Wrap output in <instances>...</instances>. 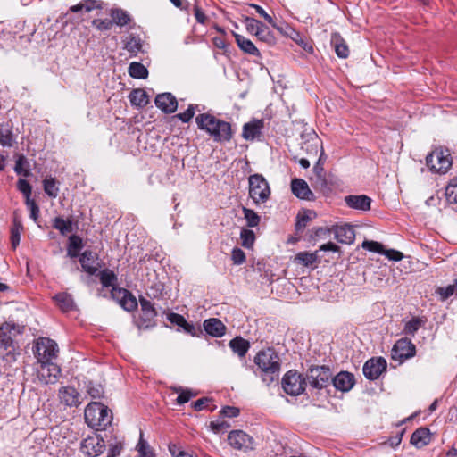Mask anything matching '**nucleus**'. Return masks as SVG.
Listing matches in <instances>:
<instances>
[{
  "mask_svg": "<svg viewBox=\"0 0 457 457\" xmlns=\"http://www.w3.org/2000/svg\"><path fill=\"white\" fill-rule=\"evenodd\" d=\"M235 38L238 47L242 51L254 56L260 55L259 50L250 39H247L245 37L238 34H235Z\"/></svg>",
  "mask_w": 457,
  "mask_h": 457,
  "instance_id": "31",
  "label": "nucleus"
},
{
  "mask_svg": "<svg viewBox=\"0 0 457 457\" xmlns=\"http://www.w3.org/2000/svg\"><path fill=\"white\" fill-rule=\"evenodd\" d=\"M229 424L223 420H217L210 422V428L214 433H220L229 428Z\"/></svg>",
  "mask_w": 457,
  "mask_h": 457,
  "instance_id": "54",
  "label": "nucleus"
},
{
  "mask_svg": "<svg viewBox=\"0 0 457 457\" xmlns=\"http://www.w3.org/2000/svg\"><path fill=\"white\" fill-rule=\"evenodd\" d=\"M112 19L113 23L119 26L127 25L130 21V17L129 13L123 10L117 9L112 12Z\"/></svg>",
  "mask_w": 457,
  "mask_h": 457,
  "instance_id": "42",
  "label": "nucleus"
},
{
  "mask_svg": "<svg viewBox=\"0 0 457 457\" xmlns=\"http://www.w3.org/2000/svg\"><path fill=\"white\" fill-rule=\"evenodd\" d=\"M386 361L383 357L371 358L363 365V375L370 380H375L386 370Z\"/></svg>",
  "mask_w": 457,
  "mask_h": 457,
  "instance_id": "13",
  "label": "nucleus"
},
{
  "mask_svg": "<svg viewBox=\"0 0 457 457\" xmlns=\"http://www.w3.org/2000/svg\"><path fill=\"white\" fill-rule=\"evenodd\" d=\"M383 255H385L389 260L395 262L401 261L403 258V253L395 249L384 250Z\"/></svg>",
  "mask_w": 457,
  "mask_h": 457,
  "instance_id": "64",
  "label": "nucleus"
},
{
  "mask_svg": "<svg viewBox=\"0 0 457 457\" xmlns=\"http://www.w3.org/2000/svg\"><path fill=\"white\" fill-rule=\"evenodd\" d=\"M332 379L330 369L325 365L312 366L307 370L306 381L316 389L327 387Z\"/></svg>",
  "mask_w": 457,
  "mask_h": 457,
  "instance_id": "7",
  "label": "nucleus"
},
{
  "mask_svg": "<svg viewBox=\"0 0 457 457\" xmlns=\"http://www.w3.org/2000/svg\"><path fill=\"white\" fill-rule=\"evenodd\" d=\"M259 372L255 373L260 376L262 382L270 386L277 381L280 373V358L278 354L272 349L267 348L260 351L253 360Z\"/></svg>",
  "mask_w": 457,
  "mask_h": 457,
  "instance_id": "1",
  "label": "nucleus"
},
{
  "mask_svg": "<svg viewBox=\"0 0 457 457\" xmlns=\"http://www.w3.org/2000/svg\"><path fill=\"white\" fill-rule=\"evenodd\" d=\"M61 403L68 407H77L81 403V397L76 388L71 386H62L58 391Z\"/></svg>",
  "mask_w": 457,
  "mask_h": 457,
  "instance_id": "16",
  "label": "nucleus"
},
{
  "mask_svg": "<svg viewBox=\"0 0 457 457\" xmlns=\"http://www.w3.org/2000/svg\"><path fill=\"white\" fill-rule=\"evenodd\" d=\"M197 128L205 131L215 142H228L233 132L230 123L211 113H201L195 118Z\"/></svg>",
  "mask_w": 457,
  "mask_h": 457,
  "instance_id": "2",
  "label": "nucleus"
},
{
  "mask_svg": "<svg viewBox=\"0 0 457 457\" xmlns=\"http://www.w3.org/2000/svg\"><path fill=\"white\" fill-rule=\"evenodd\" d=\"M336 239L342 244H352L355 238L354 228L352 225H337L334 228Z\"/></svg>",
  "mask_w": 457,
  "mask_h": 457,
  "instance_id": "20",
  "label": "nucleus"
},
{
  "mask_svg": "<svg viewBox=\"0 0 457 457\" xmlns=\"http://www.w3.org/2000/svg\"><path fill=\"white\" fill-rule=\"evenodd\" d=\"M140 307H141V314L139 317V327L149 328L154 325V319L157 316V312L154 307L153 303L144 298H139Z\"/></svg>",
  "mask_w": 457,
  "mask_h": 457,
  "instance_id": "15",
  "label": "nucleus"
},
{
  "mask_svg": "<svg viewBox=\"0 0 457 457\" xmlns=\"http://www.w3.org/2000/svg\"><path fill=\"white\" fill-rule=\"evenodd\" d=\"M263 122L261 120L245 123L243 127V137L246 140H253L261 135Z\"/></svg>",
  "mask_w": 457,
  "mask_h": 457,
  "instance_id": "24",
  "label": "nucleus"
},
{
  "mask_svg": "<svg viewBox=\"0 0 457 457\" xmlns=\"http://www.w3.org/2000/svg\"><path fill=\"white\" fill-rule=\"evenodd\" d=\"M445 197L448 203L457 204V178L451 179L447 185Z\"/></svg>",
  "mask_w": 457,
  "mask_h": 457,
  "instance_id": "41",
  "label": "nucleus"
},
{
  "mask_svg": "<svg viewBox=\"0 0 457 457\" xmlns=\"http://www.w3.org/2000/svg\"><path fill=\"white\" fill-rule=\"evenodd\" d=\"M416 353V346L407 337L400 338L392 348L391 357L394 361L402 363L403 361L413 357Z\"/></svg>",
  "mask_w": 457,
  "mask_h": 457,
  "instance_id": "10",
  "label": "nucleus"
},
{
  "mask_svg": "<svg viewBox=\"0 0 457 457\" xmlns=\"http://www.w3.org/2000/svg\"><path fill=\"white\" fill-rule=\"evenodd\" d=\"M204 328L207 334L214 337H220L226 333V326L216 318L205 320L204 321Z\"/></svg>",
  "mask_w": 457,
  "mask_h": 457,
  "instance_id": "22",
  "label": "nucleus"
},
{
  "mask_svg": "<svg viewBox=\"0 0 457 457\" xmlns=\"http://www.w3.org/2000/svg\"><path fill=\"white\" fill-rule=\"evenodd\" d=\"M231 259L234 264L240 265L245 262V254L243 250L236 247L232 250Z\"/></svg>",
  "mask_w": 457,
  "mask_h": 457,
  "instance_id": "57",
  "label": "nucleus"
},
{
  "mask_svg": "<svg viewBox=\"0 0 457 457\" xmlns=\"http://www.w3.org/2000/svg\"><path fill=\"white\" fill-rule=\"evenodd\" d=\"M317 253V251L314 253L300 252L295 256L294 262L304 267H310L318 262L319 257Z\"/></svg>",
  "mask_w": 457,
  "mask_h": 457,
  "instance_id": "33",
  "label": "nucleus"
},
{
  "mask_svg": "<svg viewBox=\"0 0 457 457\" xmlns=\"http://www.w3.org/2000/svg\"><path fill=\"white\" fill-rule=\"evenodd\" d=\"M281 384L287 394L296 396L304 391L306 380L295 370H289L284 375Z\"/></svg>",
  "mask_w": 457,
  "mask_h": 457,
  "instance_id": "9",
  "label": "nucleus"
},
{
  "mask_svg": "<svg viewBox=\"0 0 457 457\" xmlns=\"http://www.w3.org/2000/svg\"><path fill=\"white\" fill-rule=\"evenodd\" d=\"M14 143V137L12 125L9 123L0 124V145L3 147H12Z\"/></svg>",
  "mask_w": 457,
  "mask_h": 457,
  "instance_id": "28",
  "label": "nucleus"
},
{
  "mask_svg": "<svg viewBox=\"0 0 457 457\" xmlns=\"http://www.w3.org/2000/svg\"><path fill=\"white\" fill-rule=\"evenodd\" d=\"M58 353V345L48 337L38 338L34 347V354L38 363L53 362Z\"/></svg>",
  "mask_w": 457,
  "mask_h": 457,
  "instance_id": "6",
  "label": "nucleus"
},
{
  "mask_svg": "<svg viewBox=\"0 0 457 457\" xmlns=\"http://www.w3.org/2000/svg\"><path fill=\"white\" fill-rule=\"evenodd\" d=\"M250 7L254 8L256 12L261 15L268 23H270L272 27L277 28L273 18L268 14L262 7L255 4H251Z\"/></svg>",
  "mask_w": 457,
  "mask_h": 457,
  "instance_id": "58",
  "label": "nucleus"
},
{
  "mask_svg": "<svg viewBox=\"0 0 457 457\" xmlns=\"http://www.w3.org/2000/svg\"><path fill=\"white\" fill-rule=\"evenodd\" d=\"M228 440L235 450L247 452L253 449V438L242 430L229 432Z\"/></svg>",
  "mask_w": 457,
  "mask_h": 457,
  "instance_id": "12",
  "label": "nucleus"
},
{
  "mask_svg": "<svg viewBox=\"0 0 457 457\" xmlns=\"http://www.w3.org/2000/svg\"><path fill=\"white\" fill-rule=\"evenodd\" d=\"M87 393L92 398L99 399L103 396L104 390L100 385H95L90 382L87 385Z\"/></svg>",
  "mask_w": 457,
  "mask_h": 457,
  "instance_id": "56",
  "label": "nucleus"
},
{
  "mask_svg": "<svg viewBox=\"0 0 457 457\" xmlns=\"http://www.w3.org/2000/svg\"><path fill=\"white\" fill-rule=\"evenodd\" d=\"M331 44L339 58L345 59L349 55V48L345 41L338 33H333L331 36Z\"/></svg>",
  "mask_w": 457,
  "mask_h": 457,
  "instance_id": "25",
  "label": "nucleus"
},
{
  "mask_svg": "<svg viewBox=\"0 0 457 457\" xmlns=\"http://www.w3.org/2000/svg\"><path fill=\"white\" fill-rule=\"evenodd\" d=\"M168 320L172 324H175L180 328H182V326H188V322L186 320V319L178 313H170L168 315Z\"/></svg>",
  "mask_w": 457,
  "mask_h": 457,
  "instance_id": "60",
  "label": "nucleus"
},
{
  "mask_svg": "<svg viewBox=\"0 0 457 457\" xmlns=\"http://www.w3.org/2000/svg\"><path fill=\"white\" fill-rule=\"evenodd\" d=\"M92 24H93V26H95L99 30H109V29H112V25L114 23H113L112 19V20H108V19H104V20L96 19V20H94L92 21Z\"/></svg>",
  "mask_w": 457,
  "mask_h": 457,
  "instance_id": "55",
  "label": "nucleus"
},
{
  "mask_svg": "<svg viewBox=\"0 0 457 457\" xmlns=\"http://www.w3.org/2000/svg\"><path fill=\"white\" fill-rule=\"evenodd\" d=\"M28 164V161L26 157L22 154L19 155L15 162L14 170L18 175H23L28 177L29 175V171L27 169H24V166Z\"/></svg>",
  "mask_w": 457,
  "mask_h": 457,
  "instance_id": "48",
  "label": "nucleus"
},
{
  "mask_svg": "<svg viewBox=\"0 0 457 457\" xmlns=\"http://www.w3.org/2000/svg\"><path fill=\"white\" fill-rule=\"evenodd\" d=\"M17 188L25 197V200H29L31 196L32 187L30 184L24 179H19L17 182Z\"/></svg>",
  "mask_w": 457,
  "mask_h": 457,
  "instance_id": "51",
  "label": "nucleus"
},
{
  "mask_svg": "<svg viewBox=\"0 0 457 457\" xmlns=\"http://www.w3.org/2000/svg\"><path fill=\"white\" fill-rule=\"evenodd\" d=\"M220 415L228 418H235L239 415V409L234 406H225L220 410Z\"/></svg>",
  "mask_w": 457,
  "mask_h": 457,
  "instance_id": "63",
  "label": "nucleus"
},
{
  "mask_svg": "<svg viewBox=\"0 0 457 457\" xmlns=\"http://www.w3.org/2000/svg\"><path fill=\"white\" fill-rule=\"evenodd\" d=\"M421 323L422 320L420 318L414 317L405 324L403 332L407 335L414 336L420 328Z\"/></svg>",
  "mask_w": 457,
  "mask_h": 457,
  "instance_id": "46",
  "label": "nucleus"
},
{
  "mask_svg": "<svg viewBox=\"0 0 457 457\" xmlns=\"http://www.w3.org/2000/svg\"><path fill=\"white\" fill-rule=\"evenodd\" d=\"M96 258V254L89 250L83 252L79 258L83 270L90 275H94L97 270V269L92 265Z\"/></svg>",
  "mask_w": 457,
  "mask_h": 457,
  "instance_id": "30",
  "label": "nucleus"
},
{
  "mask_svg": "<svg viewBox=\"0 0 457 457\" xmlns=\"http://www.w3.org/2000/svg\"><path fill=\"white\" fill-rule=\"evenodd\" d=\"M137 450L139 453V457H155L149 444L144 439L142 431L140 432V438L137 445Z\"/></svg>",
  "mask_w": 457,
  "mask_h": 457,
  "instance_id": "40",
  "label": "nucleus"
},
{
  "mask_svg": "<svg viewBox=\"0 0 457 457\" xmlns=\"http://www.w3.org/2000/svg\"><path fill=\"white\" fill-rule=\"evenodd\" d=\"M117 293L120 296V304L124 310L131 312L137 309V302L130 292L127 289H119Z\"/></svg>",
  "mask_w": 457,
  "mask_h": 457,
  "instance_id": "26",
  "label": "nucleus"
},
{
  "mask_svg": "<svg viewBox=\"0 0 457 457\" xmlns=\"http://www.w3.org/2000/svg\"><path fill=\"white\" fill-rule=\"evenodd\" d=\"M241 244L245 248H251L255 241V235L253 230L243 228L240 232Z\"/></svg>",
  "mask_w": 457,
  "mask_h": 457,
  "instance_id": "44",
  "label": "nucleus"
},
{
  "mask_svg": "<svg viewBox=\"0 0 457 457\" xmlns=\"http://www.w3.org/2000/svg\"><path fill=\"white\" fill-rule=\"evenodd\" d=\"M438 294L442 296V299H447L457 292L456 285H449L446 287H439L437 290Z\"/></svg>",
  "mask_w": 457,
  "mask_h": 457,
  "instance_id": "61",
  "label": "nucleus"
},
{
  "mask_svg": "<svg viewBox=\"0 0 457 457\" xmlns=\"http://www.w3.org/2000/svg\"><path fill=\"white\" fill-rule=\"evenodd\" d=\"M56 304L62 312H69L74 308V302L71 295L67 293L57 294L54 297Z\"/></svg>",
  "mask_w": 457,
  "mask_h": 457,
  "instance_id": "34",
  "label": "nucleus"
},
{
  "mask_svg": "<svg viewBox=\"0 0 457 457\" xmlns=\"http://www.w3.org/2000/svg\"><path fill=\"white\" fill-rule=\"evenodd\" d=\"M116 280L117 277L112 270H104L100 274V281L105 287L112 286Z\"/></svg>",
  "mask_w": 457,
  "mask_h": 457,
  "instance_id": "47",
  "label": "nucleus"
},
{
  "mask_svg": "<svg viewBox=\"0 0 457 457\" xmlns=\"http://www.w3.org/2000/svg\"><path fill=\"white\" fill-rule=\"evenodd\" d=\"M245 24L247 31L255 35L262 23L254 18L246 17Z\"/></svg>",
  "mask_w": 457,
  "mask_h": 457,
  "instance_id": "53",
  "label": "nucleus"
},
{
  "mask_svg": "<svg viewBox=\"0 0 457 457\" xmlns=\"http://www.w3.org/2000/svg\"><path fill=\"white\" fill-rule=\"evenodd\" d=\"M345 203L349 208L366 212L370 210L371 198L365 195H350L345 197Z\"/></svg>",
  "mask_w": 457,
  "mask_h": 457,
  "instance_id": "18",
  "label": "nucleus"
},
{
  "mask_svg": "<svg viewBox=\"0 0 457 457\" xmlns=\"http://www.w3.org/2000/svg\"><path fill=\"white\" fill-rule=\"evenodd\" d=\"M102 8L101 4L96 0H85L80 2L75 5L70 7V11L72 12H79L81 11H85L86 12H89L94 9Z\"/></svg>",
  "mask_w": 457,
  "mask_h": 457,
  "instance_id": "36",
  "label": "nucleus"
},
{
  "mask_svg": "<svg viewBox=\"0 0 457 457\" xmlns=\"http://www.w3.org/2000/svg\"><path fill=\"white\" fill-rule=\"evenodd\" d=\"M228 345L239 357H245L250 348L249 342L241 337H236L230 340Z\"/></svg>",
  "mask_w": 457,
  "mask_h": 457,
  "instance_id": "27",
  "label": "nucleus"
},
{
  "mask_svg": "<svg viewBox=\"0 0 457 457\" xmlns=\"http://www.w3.org/2000/svg\"><path fill=\"white\" fill-rule=\"evenodd\" d=\"M431 440V433L428 428L416 429L411 436V444L416 448H422L428 445Z\"/></svg>",
  "mask_w": 457,
  "mask_h": 457,
  "instance_id": "23",
  "label": "nucleus"
},
{
  "mask_svg": "<svg viewBox=\"0 0 457 457\" xmlns=\"http://www.w3.org/2000/svg\"><path fill=\"white\" fill-rule=\"evenodd\" d=\"M303 149H305L308 153L312 154L314 156L317 155L319 150H322V145L317 136L312 137L310 141L304 143Z\"/></svg>",
  "mask_w": 457,
  "mask_h": 457,
  "instance_id": "45",
  "label": "nucleus"
},
{
  "mask_svg": "<svg viewBox=\"0 0 457 457\" xmlns=\"http://www.w3.org/2000/svg\"><path fill=\"white\" fill-rule=\"evenodd\" d=\"M334 386L342 392L349 391L354 385V377L347 371H341L331 379Z\"/></svg>",
  "mask_w": 457,
  "mask_h": 457,
  "instance_id": "21",
  "label": "nucleus"
},
{
  "mask_svg": "<svg viewBox=\"0 0 457 457\" xmlns=\"http://www.w3.org/2000/svg\"><path fill=\"white\" fill-rule=\"evenodd\" d=\"M316 217V213L313 211L306 210L300 212L296 216L295 229L296 231L303 230L308 223Z\"/></svg>",
  "mask_w": 457,
  "mask_h": 457,
  "instance_id": "35",
  "label": "nucleus"
},
{
  "mask_svg": "<svg viewBox=\"0 0 457 457\" xmlns=\"http://www.w3.org/2000/svg\"><path fill=\"white\" fill-rule=\"evenodd\" d=\"M155 104L165 113H173L178 107L176 97L171 93H162L155 97Z\"/></svg>",
  "mask_w": 457,
  "mask_h": 457,
  "instance_id": "17",
  "label": "nucleus"
},
{
  "mask_svg": "<svg viewBox=\"0 0 457 457\" xmlns=\"http://www.w3.org/2000/svg\"><path fill=\"white\" fill-rule=\"evenodd\" d=\"M43 186H44V191L48 196H50L52 198L57 197L58 193H59V188L57 187V181L54 178L46 179L43 181Z\"/></svg>",
  "mask_w": 457,
  "mask_h": 457,
  "instance_id": "39",
  "label": "nucleus"
},
{
  "mask_svg": "<svg viewBox=\"0 0 457 457\" xmlns=\"http://www.w3.org/2000/svg\"><path fill=\"white\" fill-rule=\"evenodd\" d=\"M82 248V239L76 235H72L69 237V247L68 249L79 252Z\"/></svg>",
  "mask_w": 457,
  "mask_h": 457,
  "instance_id": "62",
  "label": "nucleus"
},
{
  "mask_svg": "<svg viewBox=\"0 0 457 457\" xmlns=\"http://www.w3.org/2000/svg\"><path fill=\"white\" fill-rule=\"evenodd\" d=\"M21 333V328L14 323L0 324V356L8 363L16 361V347L13 338Z\"/></svg>",
  "mask_w": 457,
  "mask_h": 457,
  "instance_id": "3",
  "label": "nucleus"
},
{
  "mask_svg": "<svg viewBox=\"0 0 457 457\" xmlns=\"http://www.w3.org/2000/svg\"><path fill=\"white\" fill-rule=\"evenodd\" d=\"M361 247L370 252L378 253L381 254H383L385 250L382 244L372 240H364L361 244Z\"/></svg>",
  "mask_w": 457,
  "mask_h": 457,
  "instance_id": "50",
  "label": "nucleus"
},
{
  "mask_svg": "<svg viewBox=\"0 0 457 457\" xmlns=\"http://www.w3.org/2000/svg\"><path fill=\"white\" fill-rule=\"evenodd\" d=\"M197 105L190 104L188 108L184 112L176 115L182 122L187 123L194 117Z\"/></svg>",
  "mask_w": 457,
  "mask_h": 457,
  "instance_id": "52",
  "label": "nucleus"
},
{
  "mask_svg": "<svg viewBox=\"0 0 457 457\" xmlns=\"http://www.w3.org/2000/svg\"><path fill=\"white\" fill-rule=\"evenodd\" d=\"M129 74L134 79H145L148 76V71L142 63L133 62L129 66Z\"/></svg>",
  "mask_w": 457,
  "mask_h": 457,
  "instance_id": "38",
  "label": "nucleus"
},
{
  "mask_svg": "<svg viewBox=\"0 0 457 457\" xmlns=\"http://www.w3.org/2000/svg\"><path fill=\"white\" fill-rule=\"evenodd\" d=\"M129 101L132 105L142 108L147 105L148 95L144 89H134L129 95Z\"/></svg>",
  "mask_w": 457,
  "mask_h": 457,
  "instance_id": "32",
  "label": "nucleus"
},
{
  "mask_svg": "<svg viewBox=\"0 0 457 457\" xmlns=\"http://www.w3.org/2000/svg\"><path fill=\"white\" fill-rule=\"evenodd\" d=\"M25 204L30 211V218L36 221L39 217V208L37 203L33 199L29 198L25 201Z\"/></svg>",
  "mask_w": 457,
  "mask_h": 457,
  "instance_id": "59",
  "label": "nucleus"
},
{
  "mask_svg": "<svg viewBox=\"0 0 457 457\" xmlns=\"http://www.w3.org/2000/svg\"><path fill=\"white\" fill-rule=\"evenodd\" d=\"M53 227L59 230V232L65 236L68 233L72 231V222L71 220H64L62 217H56L53 221Z\"/></svg>",
  "mask_w": 457,
  "mask_h": 457,
  "instance_id": "37",
  "label": "nucleus"
},
{
  "mask_svg": "<svg viewBox=\"0 0 457 457\" xmlns=\"http://www.w3.org/2000/svg\"><path fill=\"white\" fill-rule=\"evenodd\" d=\"M291 190L300 199L308 201L314 199V195L309 188L307 182L302 179H295L291 181Z\"/></svg>",
  "mask_w": 457,
  "mask_h": 457,
  "instance_id": "19",
  "label": "nucleus"
},
{
  "mask_svg": "<svg viewBox=\"0 0 457 457\" xmlns=\"http://www.w3.org/2000/svg\"><path fill=\"white\" fill-rule=\"evenodd\" d=\"M255 36L262 41L267 42L269 44L272 43L274 41V37L272 36L270 30L267 26H265L263 23L260 27V29H258Z\"/></svg>",
  "mask_w": 457,
  "mask_h": 457,
  "instance_id": "49",
  "label": "nucleus"
},
{
  "mask_svg": "<svg viewBox=\"0 0 457 457\" xmlns=\"http://www.w3.org/2000/svg\"><path fill=\"white\" fill-rule=\"evenodd\" d=\"M249 196L256 204L265 203L270 195L268 181L262 174H253L248 178Z\"/></svg>",
  "mask_w": 457,
  "mask_h": 457,
  "instance_id": "5",
  "label": "nucleus"
},
{
  "mask_svg": "<svg viewBox=\"0 0 457 457\" xmlns=\"http://www.w3.org/2000/svg\"><path fill=\"white\" fill-rule=\"evenodd\" d=\"M243 213L247 227L254 228L259 225L261 218L253 210L243 207Z\"/></svg>",
  "mask_w": 457,
  "mask_h": 457,
  "instance_id": "43",
  "label": "nucleus"
},
{
  "mask_svg": "<svg viewBox=\"0 0 457 457\" xmlns=\"http://www.w3.org/2000/svg\"><path fill=\"white\" fill-rule=\"evenodd\" d=\"M40 367L37 370L38 380L44 385L55 384L61 375V368L54 363H39Z\"/></svg>",
  "mask_w": 457,
  "mask_h": 457,
  "instance_id": "11",
  "label": "nucleus"
},
{
  "mask_svg": "<svg viewBox=\"0 0 457 457\" xmlns=\"http://www.w3.org/2000/svg\"><path fill=\"white\" fill-rule=\"evenodd\" d=\"M105 449V442L103 437L96 435L87 436L81 443V451L88 457H96L104 453Z\"/></svg>",
  "mask_w": 457,
  "mask_h": 457,
  "instance_id": "14",
  "label": "nucleus"
},
{
  "mask_svg": "<svg viewBox=\"0 0 457 457\" xmlns=\"http://www.w3.org/2000/svg\"><path fill=\"white\" fill-rule=\"evenodd\" d=\"M124 48L130 53L132 56H136L142 51V40L140 37L130 34L124 41Z\"/></svg>",
  "mask_w": 457,
  "mask_h": 457,
  "instance_id": "29",
  "label": "nucleus"
},
{
  "mask_svg": "<svg viewBox=\"0 0 457 457\" xmlns=\"http://www.w3.org/2000/svg\"><path fill=\"white\" fill-rule=\"evenodd\" d=\"M85 421L93 429L104 430L112 420V413L104 404L93 402L87 405L85 411Z\"/></svg>",
  "mask_w": 457,
  "mask_h": 457,
  "instance_id": "4",
  "label": "nucleus"
},
{
  "mask_svg": "<svg viewBox=\"0 0 457 457\" xmlns=\"http://www.w3.org/2000/svg\"><path fill=\"white\" fill-rule=\"evenodd\" d=\"M426 163L430 170L445 173L452 166V159L448 150L436 148L426 157Z\"/></svg>",
  "mask_w": 457,
  "mask_h": 457,
  "instance_id": "8",
  "label": "nucleus"
}]
</instances>
